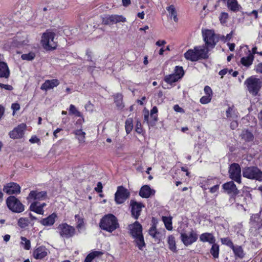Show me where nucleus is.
<instances>
[{"instance_id":"obj_26","label":"nucleus","mask_w":262,"mask_h":262,"mask_svg":"<svg viewBox=\"0 0 262 262\" xmlns=\"http://www.w3.org/2000/svg\"><path fill=\"white\" fill-rule=\"evenodd\" d=\"M253 59V55L250 53L247 56L241 58V62L243 66L249 67L252 64Z\"/></svg>"},{"instance_id":"obj_51","label":"nucleus","mask_w":262,"mask_h":262,"mask_svg":"<svg viewBox=\"0 0 262 262\" xmlns=\"http://www.w3.org/2000/svg\"><path fill=\"white\" fill-rule=\"evenodd\" d=\"M204 92L206 95L208 96L209 95L210 97L212 96V91L210 87L209 86H205L204 88Z\"/></svg>"},{"instance_id":"obj_47","label":"nucleus","mask_w":262,"mask_h":262,"mask_svg":"<svg viewBox=\"0 0 262 262\" xmlns=\"http://www.w3.org/2000/svg\"><path fill=\"white\" fill-rule=\"evenodd\" d=\"M229 15L227 13L222 12L220 16V20L222 24H225L227 22Z\"/></svg>"},{"instance_id":"obj_36","label":"nucleus","mask_w":262,"mask_h":262,"mask_svg":"<svg viewBox=\"0 0 262 262\" xmlns=\"http://www.w3.org/2000/svg\"><path fill=\"white\" fill-rule=\"evenodd\" d=\"M162 221L168 230H171L172 229V218L171 217L163 216Z\"/></svg>"},{"instance_id":"obj_40","label":"nucleus","mask_w":262,"mask_h":262,"mask_svg":"<svg viewBox=\"0 0 262 262\" xmlns=\"http://www.w3.org/2000/svg\"><path fill=\"white\" fill-rule=\"evenodd\" d=\"M30 223L29 220L27 217H20L18 221V225L21 228L27 227Z\"/></svg>"},{"instance_id":"obj_4","label":"nucleus","mask_w":262,"mask_h":262,"mask_svg":"<svg viewBox=\"0 0 262 262\" xmlns=\"http://www.w3.org/2000/svg\"><path fill=\"white\" fill-rule=\"evenodd\" d=\"M55 34L54 32L48 30L42 34L41 42L43 47L46 50L55 49L57 46V41L55 38Z\"/></svg>"},{"instance_id":"obj_54","label":"nucleus","mask_w":262,"mask_h":262,"mask_svg":"<svg viewBox=\"0 0 262 262\" xmlns=\"http://www.w3.org/2000/svg\"><path fill=\"white\" fill-rule=\"evenodd\" d=\"M233 108L232 107H229L228 110L226 111V115L228 118L232 117V112Z\"/></svg>"},{"instance_id":"obj_22","label":"nucleus","mask_w":262,"mask_h":262,"mask_svg":"<svg viewBox=\"0 0 262 262\" xmlns=\"http://www.w3.org/2000/svg\"><path fill=\"white\" fill-rule=\"evenodd\" d=\"M200 240L203 242H208L211 244L215 242V237L212 233L208 232L202 234L200 236Z\"/></svg>"},{"instance_id":"obj_6","label":"nucleus","mask_w":262,"mask_h":262,"mask_svg":"<svg viewBox=\"0 0 262 262\" xmlns=\"http://www.w3.org/2000/svg\"><path fill=\"white\" fill-rule=\"evenodd\" d=\"M8 208L13 212L20 213L24 211L25 206L15 196L11 195L6 200Z\"/></svg>"},{"instance_id":"obj_12","label":"nucleus","mask_w":262,"mask_h":262,"mask_svg":"<svg viewBox=\"0 0 262 262\" xmlns=\"http://www.w3.org/2000/svg\"><path fill=\"white\" fill-rule=\"evenodd\" d=\"M130 206L132 208L131 213L132 216L135 219H138L140 215L142 208L144 207V204L141 202L131 200Z\"/></svg>"},{"instance_id":"obj_57","label":"nucleus","mask_w":262,"mask_h":262,"mask_svg":"<svg viewBox=\"0 0 262 262\" xmlns=\"http://www.w3.org/2000/svg\"><path fill=\"white\" fill-rule=\"evenodd\" d=\"M11 108L13 111V113H14V112L19 110L20 106L18 103H13L12 104Z\"/></svg>"},{"instance_id":"obj_23","label":"nucleus","mask_w":262,"mask_h":262,"mask_svg":"<svg viewBox=\"0 0 262 262\" xmlns=\"http://www.w3.org/2000/svg\"><path fill=\"white\" fill-rule=\"evenodd\" d=\"M29 209L31 211L35 212L39 214H43V209L40 206V203L38 201H34L30 206Z\"/></svg>"},{"instance_id":"obj_56","label":"nucleus","mask_w":262,"mask_h":262,"mask_svg":"<svg viewBox=\"0 0 262 262\" xmlns=\"http://www.w3.org/2000/svg\"><path fill=\"white\" fill-rule=\"evenodd\" d=\"M174 110L177 112L184 113V110L180 107L178 104L174 105L173 106Z\"/></svg>"},{"instance_id":"obj_5","label":"nucleus","mask_w":262,"mask_h":262,"mask_svg":"<svg viewBox=\"0 0 262 262\" xmlns=\"http://www.w3.org/2000/svg\"><path fill=\"white\" fill-rule=\"evenodd\" d=\"M243 176L248 179L262 182V171L257 166L245 167L243 169Z\"/></svg>"},{"instance_id":"obj_33","label":"nucleus","mask_w":262,"mask_h":262,"mask_svg":"<svg viewBox=\"0 0 262 262\" xmlns=\"http://www.w3.org/2000/svg\"><path fill=\"white\" fill-rule=\"evenodd\" d=\"M166 10L169 13L170 17H173V20L175 22H177L178 21V18L177 17V12L174 8V6L171 5L169 7H167L166 8Z\"/></svg>"},{"instance_id":"obj_3","label":"nucleus","mask_w":262,"mask_h":262,"mask_svg":"<svg viewBox=\"0 0 262 262\" xmlns=\"http://www.w3.org/2000/svg\"><path fill=\"white\" fill-rule=\"evenodd\" d=\"M245 84L249 93L253 96H256L262 87V80L254 76H251L246 80Z\"/></svg>"},{"instance_id":"obj_34","label":"nucleus","mask_w":262,"mask_h":262,"mask_svg":"<svg viewBox=\"0 0 262 262\" xmlns=\"http://www.w3.org/2000/svg\"><path fill=\"white\" fill-rule=\"evenodd\" d=\"M235 254V255L239 258H243L244 256L243 250L241 246H233V247L231 248Z\"/></svg>"},{"instance_id":"obj_58","label":"nucleus","mask_w":262,"mask_h":262,"mask_svg":"<svg viewBox=\"0 0 262 262\" xmlns=\"http://www.w3.org/2000/svg\"><path fill=\"white\" fill-rule=\"evenodd\" d=\"M255 71L257 73H262V63H258L255 67Z\"/></svg>"},{"instance_id":"obj_27","label":"nucleus","mask_w":262,"mask_h":262,"mask_svg":"<svg viewBox=\"0 0 262 262\" xmlns=\"http://www.w3.org/2000/svg\"><path fill=\"white\" fill-rule=\"evenodd\" d=\"M149 234L152 237V238H155L156 241H159L161 234L159 232H158L156 229V226L153 225L148 231Z\"/></svg>"},{"instance_id":"obj_61","label":"nucleus","mask_w":262,"mask_h":262,"mask_svg":"<svg viewBox=\"0 0 262 262\" xmlns=\"http://www.w3.org/2000/svg\"><path fill=\"white\" fill-rule=\"evenodd\" d=\"M219 185H215L210 188V192L211 193L215 192L219 189Z\"/></svg>"},{"instance_id":"obj_14","label":"nucleus","mask_w":262,"mask_h":262,"mask_svg":"<svg viewBox=\"0 0 262 262\" xmlns=\"http://www.w3.org/2000/svg\"><path fill=\"white\" fill-rule=\"evenodd\" d=\"M26 127V125L21 123L15 127L13 130L9 133L10 138L12 139H19L23 137L24 134V130Z\"/></svg>"},{"instance_id":"obj_8","label":"nucleus","mask_w":262,"mask_h":262,"mask_svg":"<svg viewBox=\"0 0 262 262\" xmlns=\"http://www.w3.org/2000/svg\"><path fill=\"white\" fill-rule=\"evenodd\" d=\"M230 178L238 183H241V168L237 163L231 164L229 169Z\"/></svg>"},{"instance_id":"obj_29","label":"nucleus","mask_w":262,"mask_h":262,"mask_svg":"<svg viewBox=\"0 0 262 262\" xmlns=\"http://www.w3.org/2000/svg\"><path fill=\"white\" fill-rule=\"evenodd\" d=\"M135 238V242L136 243V246L138 247V248L142 250L143 248L145 246V243L144 242L143 235H141L138 236H136L134 237Z\"/></svg>"},{"instance_id":"obj_44","label":"nucleus","mask_w":262,"mask_h":262,"mask_svg":"<svg viewBox=\"0 0 262 262\" xmlns=\"http://www.w3.org/2000/svg\"><path fill=\"white\" fill-rule=\"evenodd\" d=\"M35 57V54L33 52H30L27 54H24L21 55V58L23 60H26L28 61L32 60Z\"/></svg>"},{"instance_id":"obj_7","label":"nucleus","mask_w":262,"mask_h":262,"mask_svg":"<svg viewBox=\"0 0 262 262\" xmlns=\"http://www.w3.org/2000/svg\"><path fill=\"white\" fill-rule=\"evenodd\" d=\"M58 229L60 236L67 238L72 237L75 233V228L67 223L60 224Z\"/></svg>"},{"instance_id":"obj_11","label":"nucleus","mask_w":262,"mask_h":262,"mask_svg":"<svg viewBox=\"0 0 262 262\" xmlns=\"http://www.w3.org/2000/svg\"><path fill=\"white\" fill-rule=\"evenodd\" d=\"M47 197V193L46 191H38L37 190H32L30 191L27 200L28 202L33 200L34 201H42L45 200Z\"/></svg>"},{"instance_id":"obj_24","label":"nucleus","mask_w":262,"mask_h":262,"mask_svg":"<svg viewBox=\"0 0 262 262\" xmlns=\"http://www.w3.org/2000/svg\"><path fill=\"white\" fill-rule=\"evenodd\" d=\"M10 71L7 64L4 62H0V77L8 78Z\"/></svg>"},{"instance_id":"obj_38","label":"nucleus","mask_w":262,"mask_h":262,"mask_svg":"<svg viewBox=\"0 0 262 262\" xmlns=\"http://www.w3.org/2000/svg\"><path fill=\"white\" fill-rule=\"evenodd\" d=\"M75 218L77 223L76 228L79 230L84 226L83 218L79 214L75 215Z\"/></svg>"},{"instance_id":"obj_21","label":"nucleus","mask_w":262,"mask_h":262,"mask_svg":"<svg viewBox=\"0 0 262 262\" xmlns=\"http://www.w3.org/2000/svg\"><path fill=\"white\" fill-rule=\"evenodd\" d=\"M57 215L55 213H53L48 216L47 217L42 219L40 221V223L43 226H52L55 222V218Z\"/></svg>"},{"instance_id":"obj_2","label":"nucleus","mask_w":262,"mask_h":262,"mask_svg":"<svg viewBox=\"0 0 262 262\" xmlns=\"http://www.w3.org/2000/svg\"><path fill=\"white\" fill-rule=\"evenodd\" d=\"M99 226L101 229L112 232L119 228V224L115 215L112 214H108L101 219Z\"/></svg>"},{"instance_id":"obj_18","label":"nucleus","mask_w":262,"mask_h":262,"mask_svg":"<svg viewBox=\"0 0 262 262\" xmlns=\"http://www.w3.org/2000/svg\"><path fill=\"white\" fill-rule=\"evenodd\" d=\"M59 84V81L58 79L46 80L41 85L40 89L47 91L49 90L53 89L54 87H56Z\"/></svg>"},{"instance_id":"obj_42","label":"nucleus","mask_w":262,"mask_h":262,"mask_svg":"<svg viewBox=\"0 0 262 262\" xmlns=\"http://www.w3.org/2000/svg\"><path fill=\"white\" fill-rule=\"evenodd\" d=\"M175 74L179 79H181L184 74V72L183 69L182 67L176 66L174 69V73Z\"/></svg>"},{"instance_id":"obj_46","label":"nucleus","mask_w":262,"mask_h":262,"mask_svg":"<svg viewBox=\"0 0 262 262\" xmlns=\"http://www.w3.org/2000/svg\"><path fill=\"white\" fill-rule=\"evenodd\" d=\"M221 242L222 244L226 245L227 246L230 247L231 248L233 247L234 245L232 242L228 237L221 238Z\"/></svg>"},{"instance_id":"obj_37","label":"nucleus","mask_w":262,"mask_h":262,"mask_svg":"<svg viewBox=\"0 0 262 262\" xmlns=\"http://www.w3.org/2000/svg\"><path fill=\"white\" fill-rule=\"evenodd\" d=\"M180 79L174 74L167 75L164 78V80L168 83L172 84L178 81Z\"/></svg>"},{"instance_id":"obj_20","label":"nucleus","mask_w":262,"mask_h":262,"mask_svg":"<svg viewBox=\"0 0 262 262\" xmlns=\"http://www.w3.org/2000/svg\"><path fill=\"white\" fill-rule=\"evenodd\" d=\"M155 193V190L146 185L143 186L139 191V195L143 198H148L151 195H154Z\"/></svg>"},{"instance_id":"obj_50","label":"nucleus","mask_w":262,"mask_h":262,"mask_svg":"<svg viewBox=\"0 0 262 262\" xmlns=\"http://www.w3.org/2000/svg\"><path fill=\"white\" fill-rule=\"evenodd\" d=\"M136 131L139 134H141L142 132V129L141 127V123L138 120L137 121V123L136 124Z\"/></svg>"},{"instance_id":"obj_35","label":"nucleus","mask_w":262,"mask_h":262,"mask_svg":"<svg viewBox=\"0 0 262 262\" xmlns=\"http://www.w3.org/2000/svg\"><path fill=\"white\" fill-rule=\"evenodd\" d=\"M212 244V247L211 248L210 251V253L213 256V258H217L219 257V246L215 243Z\"/></svg>"},{"instance_id":"obj_45","label":"nucleus","mask_w":262,"mask_h":262,"mask_svg":"<svg viewBox=\"0 0 262 262\" xmlns=\"http://www.w3.org/2000/svg\"><path fill=\"white\" fill-rule=\"evenodd\" d=\"M69 113L70 114L74 115L77 117H81L82 116L81 113L79 112L75 105L71 104L69 108Z\"/></svg>"},{"instance_id":"obj_17","label":"nucleus","mask_w":262,"mask_h":262,"mask_svg":"<svg viewBox=\"0 0 262 262\" xmlns=\"http://www.w3.org/2000/svg\"><path fill=\"white\" fill-rule=\"evenodd\" d=\"M223 188L229 194L236 195L239 192L233 181L225 183L223 185Z\"/></svg>"},{"instance_id":"obj_53","label":"nucleus","mask_w":262,"mask_h":262,"mask_svg":"<svg viewBox=\"0 0 262 262\" xmlns=\"http://www.w3.org/2000/svg\"><path fill=\"white\" fill-rule=\"evenodd\" d=\"M102 184L100 182H99L97 183V187L95 188V190L98 192H101L102 191Z\"/></svg>"},{"instance_id":"obj_43","label":"nucleus","mask_w":262,"mask_h":262,"mask_svg":"<svg viewBox=\"0 0 262 262\" xmlns=\"http://www.w3.org/2000/svg\"><path fill=\"white\" fill-rule=\"evenodd\" d=\"M20 239L21 240V244L23 245L24 249L26 250H29L31 248L30 241L27 238L23 236H21Z\"/></svg>"},{"instance_id":"obj_48","label":"nucleus","mask_w":262,"mask_h":262,"mask_svg":"<svg viewBox=\"0 0 262 262\" xmlns=\"http://www.w3.org/2000/svg\"><path fill=\"white\" fill-rule=\"evenodd\" d=\"M211 100V97L209 95L204 96L200 99V102L202 104H207L210 102Z\"/></svg>"},{"instance_id":"obj_52","label":"nucleus","mask_w":262,"mask_h":262,"mask_svg":"<svg viewBox=\"0 0 262 262\" xmlns=\"http://www.w3.org/2000/svg\"><path fill=\"white\" fill-rule=\"evenodd\" d=\"M0 86L9 91H12L13 89L12 86L9 84H4L0 83Z\"/></svg>"},{"instance_id":"obj_9","label":"nucleus","mask_w":262,"mask_h":262,"mask_svg":"<svg viewBox=\"0 0 262 262\" xmlns=\"http://www.w3.org/2000/svg\"><path fill=\"white\" fill-rule=\"evenodd\" d=\"M130 193L123 186H118L115 194V200L117 204H122L129 196Z\"/></svg>"},{"instance_id":"obj_60","label":"nucleus","mask_w":262,"mask_h":262,"mask_svg":"<svg viewBox=\"0 0 262 262\" xmlns=\"http://www.w3.org/2000/svg\"><path fill=\"white\" fill-rule=\"evenodd\" d=\"M29 141L32 143H38L39 142V139L36 136H32Z\"/></svg>"},{"instance_id":"obj_16","label":"nucleus","mask_w":262,"mask_h":262,"mask_svg":"<svg viewBox=\"0 0 262 262\" xmlns=\"http://www.w3.org/2000/svg\"><path fill=\"white\" fill-rule=\"evenodd\" d=\"M3 190L8 194H18L20 192V187L17 183L12 182L5 186Z\"/></svg>"},{"instance_id":"obj_55","label":"nucleus","mask_w":262,"mask_h":262,"mask_svg":"<svg viewBox=\"0 0 262 262\" xmlns=\"http://www.w3.org/2000/svg\"><path fill=\"white\" fill-rule=\"evenodd\" d=\"M85 108L87 111H92L93 109V105L89 101L85 104Z\"/></svg>"},{"instance_id":"obj_31","label":"nucleus","mask_w":262,"mask_h":262,"mask_svg":"<svg viewBox=\"0 0 262 262\" xmlns=\"http://www.w3.org/2000/svg\"><path fill=\"white\" fill-rule=\"evenodd\" d=\"M103 254V253L101 251H93L89 254L86 257L84 262H91L92 260L96 257L100 256Z\"/></svg>"},{"instance_id":"obj_41","label":"nucleus","mask_w":262,"mask_h":262,"mask_svg":"<svg viewBox=\"0 0 262 262\" xmlns=\"http://www.w3.org/2000/svg\"><path fill=\"white\" fill-rule=\"evenodd\" d=\"M125 130L127 134H129L133 129V119L132 118H128L125 121Z\"/></svg>"},{"instance_id":"obj_19","label":"nucleus","mask_w":262,"mask_h":262,"mask_svg":"<svg viewBox=\"0 0 262 262\" xmlns=\"http://www.w3.org/2000/svg\"><path fill=\"white\" fill-rule=\"evenodd\" d=\"M48 254L47 249L43 246H40L35 249L33 253L34 258L41 259L46 256Z\"/></svg>"},{"instance_id":"obj_63","label":"nucleus","mask_w":262,"mask_h":262,"mask_svg":"<svg viewBox=\"0 0 262 262\" xmlns=\"http://www.w3.org/2000/svg\"><path fill=\"white\" fill-rule=\"evenodd\" d=\"M238 126V123L236 121H232L230 124V127L231 129H235Z\"/></svg>"},{"instance_id":"obj_64","label":"nucleus","mask_w":262,"mask_h":262,"mask_svg":"<svg viewBox=\"0 0 262 262\" xmlns=\"http://www.w3.org/2000/svg\"><path fill=\"white\" fill-rule=\"evenodd\" d=\"M166 43V41L164 40H158L156 42V45L158 46H161L162 45H164Z\"/></svg>"},{"instance_id":"obj_15","label":"nucleus","mask_w":262,"mask_h":262,"mask_svg":"<svg viewBox=\"0 0 262 262\" xmlns=\"http://www.w3.org/2000/svg\"><path fill=\"white\" fill-rule=\"evenodd\" d=\"M128 228L130 231L129 233L133 237L143 235L142 226L138 221L129 225Z\"/></svg>"},{"instance_id":"obj_62","label":"nucleus","mask_w":262,"mask_h":262,"mask_svg":"<svg viewBox=\"0 0 262 262\" xmlns=\"http://www.w3.org/2000/svg\"><path fill=\"white\" fill-rule=\"evenodd\" d=\"M158 113V108L156 106H154L150 111V116H152V115H157Z\"/></svg>"},{"instance_id":"obj_59","label":"nucleus","mask_w":262,"mask_h":262,"mask_svg":"<svg viewBox=\"0 0 262 262\" xmlns=\"http://www.w3.org/2000/svg\"><path fill=\"white\" fill-rule=\"evenodd\" d=\"M148 118H149V112L148 111H146L144 112V121H146L149 125V123L150 121L148 120Z\"/></svg>"},{"instance_id":"obj_39","label":"nucleus","mask_w":262,"mask_h":262,"mask_svg":"<svg viewBox=\"0 0 262 262\" xmlns=\"http://www.w3.org/2000/svg\"><path fill=\"white\" fill-rule=\"evenodd\" d=\"M114 101L119 108H122L124 106L122 103V96L121 94H117L114 96Z\"/></svg>"},{"instance_id":"obj_25","label":"nucleus","mask_w":262,"mask_h":262,"mask_svg":"<svg viewBox=\"0 0 262 262\" xmlns=\"http://www.w3.org/2000/svg\"><path fill=\"white\" fill-rule=\"evenodd\" d=\"M227 7L230 10L234 12L238 11L241 8L237 0H227Z\"/></svg>"},{"instance_id":"obj_10","label":"nucleus","mask_w":262,"mask_h":262,"mask_svg":"<svg viewBox=\"0 0 262 262\" xmlns=\"http://www.w3.org/2000/svg\"><path fill=\"white\" fill-rule=\"evenodd\" d=\"M181 239L185 246H188L196 241L198 239V234L192 229H191L189 234L181 232Z\"/></svg>"},{"instance_id":"obj_30","label":"nucleus","mask_w":262,"mask_h":262,"mask_svg":"<svg viewBox=\"0 0 262 262\" xmlns=\"http://www.w3.org/2000/svg\"><path fill=\"white\" fill-rule=\"evenodd\" d=\"M76 138L78 140L79 143H84L85 139V133L81 129H77L74 132Z\"/></svg>"},{"instance_id":"obj_32","label":"nucleus","mask_w":262,"mask_h":262,"mask_svg":"<svg viewBox=\"0 0 262 262\" xmlns=\"http://www.w3.org/2000/svg\"><path fill=\"white\" fill-rule=\"evenodd\" d=\"M168 244L169 249L173 251H177L175 238L173 235H170L168 237Z\"/></svg>"},{"instance_id":"obj_49","label":"nucleus","mask_w":262,"mask_h":262,"mask_svg":"<svg viewBox=\"0 0 262 262\" xmlns=\"http://www.w3.org/2000/svg\"><path fill=\"white\" fill-rule=\"evenodd\" d=\"M151 118V120L149 121V125L151 126H154L156 125V122L158 121V116L157 115H152V116H150Z\"/></svg>"},{"instance_id":"obj_28","label":"nucleus","mask_w":262,"mask_h":262,"mask_svg":"<svg viewBox=\"0 0 262 262\" xmlns=\"http://www.w3.org/2000/svg\"><path fill=\"white\" fill-rule=\"evenodd\" d=\"M241 136L242 138L246 142L252 141L254 139L253 135L248 130H243Z\"/></svg>"},{"instance_id":"obj_1","label":"nucleus","mask_w":262,"mask_h":262,"mask_svg":"<svg viewBox=\"0 0 262 262\" xmlns=\"http://www.w3.org/2000/svg\"><path fill=\"white\" fill-rule=\"evenodd\" d=\"M205 45L196 46L194 49H190L185 54L184 56L191 61H196L200 59L208 58V52L210 49H213L219 40V35L211 30H206L203 32Z\"/></svg>"},{"instance_id":"obj_13","label":"nucleus","mask_w":262,"mask_h":262,"mask_svg":"<svg viewBox=\"0 0 262 262\" xmlns=\"http://www.w3.org/2000/svg\"><path fill=\"white\" fill-rule=\"evenodd\" d=\"M126 18L122 15H107L103 18L102 23L104 25H113L120 22H125Z\"/></svg>"}]
</instances>
